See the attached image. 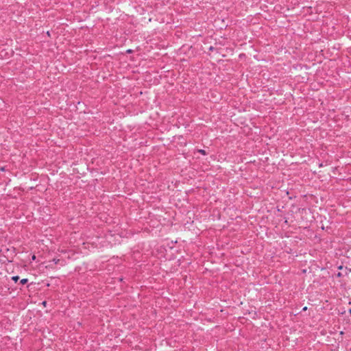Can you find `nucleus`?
<instances>
[{"mask_svg": "<svg viewBox=\"0 0 351 351\" xmlns=\"http://www.w3.org/2000/svg\"><path fill=\"white\" fill-rule=\"evenodd\" d=\"M130 52H131L130 49L128 50V53H130Z\"/></svg>", "mask_w": 351, "mask_h": 351, "instance_id": "6e6552de", "label": "nucleus"}, {"mask_svg": "<svg viewBox=\"0 0 351 351\" xmlns=\"http://www.w3.org/2000/svg\"><path fill=\"white\" fill-rule=\"evenodd\" d=\"M213 47H210V50H213Z\"/></svg>", "mask_w": 351, "mask_h": 351, "instance_id": "0eeeda50", "label": "nucleus"}, {"mask_svg": "<svg viewBox=\"0 0 351 351\" xmlns=\"http://www.w3.org/2000/svg\"><path fill=\"white\" fill-rule=\"evenodd\" d=\"M198 152L201 153L203 155H206V152L204 149H198Z\"/></svg>", "mask_w": 351, "mask_h": 351, "instance_id": "7ed1b4c3", "label": "nucleus"}, {"mask_svg": "<svg viewBox=\"0 0 351 351\" xmlns=\"http://www.w3.org/2000/svg\"><path fill=\"white\" fill-rule=\"evenodd\" d=\"M306 309H307V307H306V306H305V307H304V308H303V309H302V310H303V311H306Z\"/></svg>", "mask_w": 351, "mask_h": 351, "instance_id": "423d86ee", "label": "nucleus"}, {"mask_svg": "<svg viewBox=\"0 0 351 351\" xmlns=\"http://www.w3.org/2000/svg\"><path fill=\"white\" fill-rule=\"evenodd\" d=\"M28 282V280L27 278H23L20 281V283L21 285H25Z\"/></svg>", "mask_w": 351, "mask_h": 351, "instance_id": "f03ea898", "label": "nucleus"}, {"mask_svg": "<svg viewBox=\"0 0 351 351\" xmlns=\"http://www.w3.org/2000/svg\"><path fill=\"white\" fill-rule=\"evenodd\" d=\"M349 313L351 314V308L349 309Z\"/></svg>", "mask_w": 351, "mask_h": 351, "instance_id": "9d476101", "label": "nucleus"}, {"mask_svg": "<svg viewBox=\"0 0 351 351\" xmlns=\"http://www.w3.org/2000/svg\"><path fill=\"white\" fill-rule=\"evenodd\" d=\"M46 304H47V302H46V301H44V302H43V304L44 306H45V305H46Z\"/></svg>", "mask_w": 351, "mask_h": 351, "instance_id": "20e7f679", "label": "nucleus"}, {"mask_svg": "<svg viewBox=\"0 0 351 351\" xmlns=\"http://www.w3.org/2000/svg\"><path fill=\"white\" fill-rule=\"evenodd\" d=\"M339 269H342V266H340V267H339Z\"/></svg>", "mask_w": 351, "mask_h": 351, "instance_id": "1a4fd4ad", "label": "nucleus"}, {"mask_svg": "<svg viewBox=\"0 0 351 351\" xmlns=\"http://www.w3.org/2000/svg\"><path fill=\"white\" fill-rule=\"evenodd\" d=\"M337 276H339V277L341 276V273H338L337 274Z\"/></svg>", "mask_w": 351, "mask_h": 351, "instance_id": "39448f33", "label": "nucleus"}, {"mask_svg": "<svg viewBox=\"0 0 351 351\" xmlns=\"http://www.w3.org/2000/svg\"><path fill=\"white\" fill-rule=\"evenodd\" d=\"M12 280L14 282H16L19 280V276H12Z\"/></svg>", "mask_w": 351, "mask_h": 351, "instance_id": "f257e3e1", "label": "nucleus"}]
</instances>
